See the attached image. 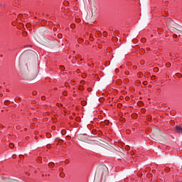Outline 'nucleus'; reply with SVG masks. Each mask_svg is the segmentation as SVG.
I'll return each mask as SVG.
<instances>
[{
    "label": "nucleus",
    "mask_w": 182,
    "mask_h": 182,
    "mask_svg": "<svg viewBox=\"0 0 182 182\" xmlns=\"http://www.w3.org/2000/svg\"><path fill=\"white\" fill-rule=\"evenodd\" d=\"M59 38H60V35L59 36Z\"/></svg>",
    "instance_id": "6"
},
{
    "label": "nucleus",
    "mask_w": 182,
    "mask_h": 182,
    "mask_svg": "<svg viewBox=\"0 0 182 182\" xmlns=\"http://www.w3.org/2000/svg\"><path fill=\"white\" fill-rule=\"evenodd\" d=\"M176 130L178 133H182V127L180 126L176 127Z\"/></svg>",
    "instance_id": "1"
},
{
    "label": "nucleus",
    "mask_w": 182,
    "mask_h": 182,
    "mask_svg": "<svg viewBox=\"0 0 182 182\" xmlns=\"http://www.w3.org/2000/svg\"><path fill=\"white\" fill-rule=\"evenodd\" d=\"M103 35H104V36H105V35H107V32H104V33H103Z\"/></svg>",
    "instance_id": "3"
},
{
    "label": "nucleus",
    "mask_w": 182,
    "mask_h": 182,
    "mask_svg": "<svg viewBox=\"0 0 182 182\" xmlns=\"http://www.w3.org/2000/svg\"><path fill=\"white\" fill-rule=\"evenodd\" d=\"M9 147H10V149H14V144H10Z\"/></svg>",
    "instance_id": "2"
},
{
    "label": "nucleus",
    "mask_w": 182,
    "mask_h": 182,
    "mask_svg": "<svg viewBox=\"0 0 182 182\" xmlns=\"http://www.w3.org/2000/svg\"><path fill=\"white\" fill-rule=\"evenodd\" d=\"M42 100H45V97H41Z\"/></svg>",
    "instance_id": "4"
},
{
    "label": "nucleus",
    "mask_w": 182,
    "mask_h": 182,
    "mask_svg": "<svg viewBox=\"0 0 182 182\" xmlns=\"http://www.w3.org/2000/svg\"><path fill=\"white\" fill-rule=\"evenodd\" d=\"M59 38H60V35L59 36Z\"/></svg>",
    "instance_id": "5"
}]
</instances>
